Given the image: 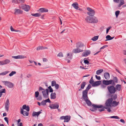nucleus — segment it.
<instances>
[{
  "mask_svg": "<svg viewBox=\"0 0 126 126\" xmlns=\"http://www.w3.org/2000/svg\"><path fill=\"white\" fill-rule=\"evenodd\" d=\"M84 44L80 42H78L76 44V48L73 49L72 52L73 53H76L83 52Z\"/></svg>",
  "mask_w": 126,
  "mask_h": 126,
  "instance_id": "nucleus-1",
  "label": "nucleus"
},
{
  "mask_svg": "<svg viewBox=\"0 0 126 126\" xmlns=\"http://www.w3.org/2000/svg\"><path fill=\"white\" fill-rule=\"evenodd\" d=\"M92 107L90 109V110L92 111H94L96 110L97 108H101L100 109H99V110L100 111L104 110V109H107V107H106L105 106H104V107H103V105H98L93 104H92Z\"/></svg>",
  "mask_w": 126,
  "mask_h": 126,
  "instance_id": "nucleus-2",
  "label": "nucleus"
},
{
  "mask_svg": "<svg viewBox=\"0 0 126 126\" xmlns=\"http://www.w3.org/2000/svg\"><path fill=\"white\" fill-rule=\"evenodd\" d=\"M85 20L87 22L89 23H96L98 22L97 19L95 17H91L88 16L86 18Z\"/></svg>",
  "mask_w": 126,
  "mask_h": 126,
  "instance_id": "nucleus-3",
  "label": "nucleus"
},
{
  "mask_svg": "<svg viewBox=\"0 0 126 126\" xmlns=\"http://www.w3.org/2000/svg\"><path fill=\"white\" fill-rule=\"evenodd\" d=\"M108 91L110 94H114L116 92V90L115 87L112 85L108 86L107 87Z\"/></svg>",
  "mask_w": 126,
  "mask_h": 126,
  "instance_id": "nucleus-4",
  "label": "nucleus"
},
{
  "mask_svg": "<svg viewBox=\"0 0 126 126\" xmlns=\"http://www.w3.org/2000/svg\"><path fill=\"white\" fill-rule=\"evenodd\" d=\"M82 97L88 106H90L92 105V103L89 99L88 95H82Z\"/></svg>",
  "mask_w": 126,
  "mask_h": 126,
  "instance_id": "nucleus-5",
  "label": "nucleus"
},
{
  "mask_svg": "<svg viewBox=\"0 0 126 126\" xmlns=\"http://www.w3.org/2000/svg\"><path fill=\"white\" fill-rule=\"evenodd\" d=\"M87 10L88 11L87 13L89 16H93L95 14V11L91 8L88 7L87 8Z\"/></svg>",
  "mask_w": 126,
  "mask_h": 126,
  "instance_id": "nucleus-6",
  "label": "nucleus"
},
{
  "mask_svg": "<svg viewBox=\"0 0 126 126\" xmlns=\"http://www.w3.org/2000/svg\"><path fill=\"white\" fill-rule=\"evenodd\" d=\"M112 98H109L106 101L105 103L106 106L108 107H111L112 105Z\"/></svg>",
  "mask_w": 126,
  "mask_h": 126,
  "instance_id": "nucleus-7",
  "label": "nucleus"
},
{
  "mask_svg": "<svg viewBox=\"0 0 126 126\" xmlns=\"http://www.w3.org/2000/svg\"><path fill=\"white\" fill-rule=\"evenodd\" d=\"M2 82L6 86L9 88H12L14 86V84L12 82L9 81H3Z\"/></svg>",
  "mask_w": 126,
  "mask_h": 126,
  "instance_id": "nucleus-8",
  "label": "nucleus"
},
{
  "mask_svg": "<svg viewBox=\"0 0 126 126\" xmlns=\"http://www.w3.org/2000/svg\"><path fill=\"white\" fill-rule=\"evenodd\" d=\"M59 103H57L54 104L50 105L49 107L51 109H58L59 108Z\"/></svg>",
  "mask_w": 126,
  "mask_h": 126,
  "instance_id": "nucleus-9",
  "label": "nucleus"
},
{
  "mask_svg": "<svg viewBox=\"0 0 126 126\" xmlns=\"http://www.w3.org/2000/svg\"><path fill=\"white\" fill-rule=\"evenodd\" d=\"M10 105V103H9V100L8 99H7L5 104V110L7 112H8L9 111Z\"/></svg>",
  "mask_w": 126,
  "mask_h": 126,
  "instance_id": "nucleus-10",
  "label": "nucleus"
},
{
  "mask_svg": "<svg viewBox=\"0 0 126 126\" xmlns=\"http://www.w3.org/2000/svg\"><path fill=\"white\" fill-rule=\"evenodd\" d=\"M48 89H46L42 91L43 95L44 97L46 98L48 97Z\"/></svg>",
  "mask_w": 126,
  "mask_h": 126,
  "instance_id": "nucleus-11",
  "label": "nucleus"
},
{
  "mask_svg": "<svg viewBox=\"0 0 126 126\" xmlns=\"http://www.w3.org/2000/svg\"><path fill=\"white\" fill-rule=\"evenodd\" d=\"M91 87V86L90 84H89L86 89L83 91L82 95H88V91Z\"/></svg>",
  "mask_w": 126,
  "mask_h": 126,
  "instance_id": "nucleus-12",
  "label": "nucleus"
},
{
  "mask_svg": "<svg viewBox=\"0 0 126 126\" xmlns=\"http://www.w3.org/2000/svg\"><path fill=\"white\" fill-rule=\"evenodd\" d=\"M112 80H103L102 81V83L106 85H108L112 84L113 82Z\"/></svg>",
  "mask_w": 126,
  "mask_h": 126,
  "instance_id": "nucleus-13",
  "label": "nucleus"
},
{
  "mask_svg": "<svg viewBox=\"0 0 126 126\" xmlns=\"http://www.w3.org/2000/svg\"><path fill=\"white\" fill-rule=\"evenodd\" d=\"M21 8L26 11H28L30 9L29 6L26 5H22L21 7Z\"/></svg>",
  "mask_w": 126,
  "mask_h": 126,
  "instance_id": "nucleus-14",
  "label": "nucleus"
},
{
  "mask_svg": "<svg viewBox=\"0 0 126 126\" xmlns=\"http://www.w3.org/2000/svg\"><path fill=\"white\" fill-rule=\"evenodd\" d=\"M20 113L22 114L24 116H27L29 115V112L25 111H24L23 109H21L20 110Z\"/></svg>",
  "mask_w": 126,
  "mask_h": 126,
  "instance_id": "nucleus-15",
  "label": "nucleus"
},
{
  "mask_svg": "<svg viewBox=\"0 0 126 126\" xmlns=\"http://www.w3.org/2000/svg\"><path fill=\"white\" fill-rule=\"evenodd\" d=\"M101 83V81H98L94 82V83L92 85L93 87L98 86Z\"/></svg>",
  "mask_w": 126,
  "mask_h": 126,
  "instance_id": "nucleus-16",
  "label": "nucleus"
},
{
  "mask_svg": "<svg viewBox=\"0 0 126 126\" xmlns=\"http://www.w3.org/2000/svg\"><path fill=\"white\" fill-rule=\"evenodd\" d=\"M91 53V51L89 50H87L83 52L82 54V56L84 57H86L89 55Z\"/></svg>",
  "mask_w": 126,
  "mask_h": 126,
  "instance_id": "nucleus-17",
  "label": "nucleus"
},
{
  "mask_svg": "<svg viewBox=\"0 0 126 126\" xmlns=\"http://www.w3.org/2000/svg\"><path fill=\"white\" fill-rule=\"evenodd\" d=\"M12 58L15 59H23L26 58V57L24 56L19 55L16 56H12Z\"/></svg>",
  "mask_w": 126,
  "mask_h": 126,
  "instance_id": "nucleus-18",
  "label": "nucleus"
},
{
  "mask_svg": "<svg viewBox=\"0 0 126 126\" xmlns=\"http://www.w3.org/2000/svg\"><path fill=\"white\" fill-rule=\"evenodd\" d=\"M15 12L14 14L15 15H18L22 14V11L20 9H16L15 10Z\"/></svg>",
  "mask_w": 126,
  "mask_h": 126,
  "instance_id": "nucleus-19",
  "label": "nucleus"
},
{
  "mask_svg": "<svg viewBox=\"0 0 126 126\" xmlns=\"http://www.w3.org/2000/svg\"><path fill=\"white\" fill-rule=\"evenodd\" d=\"M23 110H25L27 111H29L30 110V108L28 106H26V105H24L22 106Z\"/></svg>",
  "mask_w": 126,
  "mask_h": 126,
  "instance_id": "nucleus-20",
  "label": "nucleus"
},
{
  "mask_svg": "<svg viewBox=\"0 0 126 126\" xmlns=\"http://www.w3.org/2000/svg\"><path fill=\"white\" fill-rule=\"evenodd\" d=\"M115 88L116 89V91H120L121 89V85L120 84H117L116 85L115 87Z\"/></svg>",
  "mask_w": 126,
  "mask_h": 126,
  "instance_id": "nucleus-21",
  "label": "nucleus"
},
{
  "mask_svg": "<svg viewBox=\"0 0 126 126\" xmlns=\"http://www.w3.org/2000/svg\"><path fill=\"white\" fill-rule=\"evenodd\" d=\"M70 117H71L70 116L67 115L65 116L64 122H68L70 120Z\"/></svg>",
  "mask_w": 126,
  "mask_h": 126,
  "instance_id": "nucleus-22",
  "label": "nucleus"
},
{
  "mask_svg": "<svg viewBox=\"0 0 126 126\" xmlns=\"http://www.w3.org/2000/svg\"><path fill=\"white\" fill-rule=\"evenodd\" d=\"M72 5L75 9L77 10L78 9L79 5L77 2L74 3L72 4Z\"/></svg>",
  "mask_w": 126,
  "mask_h": 126,
  "instance_id": "nucleus-23",
  "label": "nucleus"
},
{
  "mask_svg": "<svg viewBox=\"0 0 126 126\" xmlns=\"http://www.w3.org/2000/svg\"><path fill=\"white\" fill-rule=\"evenodd\" d=\"M104 77L105 79L108 80L110 78V74L108 73H106L104 74Z\"/></svg>",
  "mask_w": 126,
  "mask_h": 126,
  "instance_id": "nucleus-24",
  "label": "nucleus"
},
{
  "mask_svg": "<svg viewBox=\"0 0 126 126\" xmlns=\"http://www.w3.org/2000/svg\"><path fill=\"white\" fill-rule=\"evenodd\" d=\"M41 113V112L40 111H39L38 112H33L32 114V116H38Z\"/></svg>",
  "mask_w": 126,
  "mask_h": 126,
  "instance_id": "nucleus-25",
  "label": "nucleus"
},
{
  "mask_svg": "<svg viewBox=\"0 0 126 126\" xmlns=\"http://www.w3.org/2000/svg\"><path fill=\"white\" fill-rule=\"evenodd\" d=\"M119 103V102H117L115 101H113L112 102V106L115 107L118 105Z\"/></svg>",
  "mask_w": 126,
  "mask_h": 126,
  "instance_id": "nucleus-26",
  "label": "nucleus"
},
{
  "mask_svg": "<svg viewBox=\"0 0 126 126\" xmlns=\"http://www.w3.org/2000/svg\"><path fill=\"white\" fill-rule=\"evenodd\" d=\"M56 94L55 93H51L50 94V98L51 99H55L56 98Z\"/></svg>",
  "mask_w": 126,
  "mask_h": 126,
  "instance_id": "nucleus-27",
  "label": "nucleus"
},
{
  "mask_svg": "<svg viewBox=\"0 0 126 126\" xmlns=\"http://www.w3.org/2000/svg\"><path fill=\"white\" fill-rule=\"evenodd\" d=\"M114 37H111L110 35H108L106 36V38L107 39L105 41H107L108 40H111L113 39L114 38Z\"/></svg>",
  "mask_w": 126,
  "mask_h": 126,
  "instance_id": "nucleus-28",
  "label": "nucleus"
},
{
  "mask_svg": "<svg viewBox=\"0 0 126 126\" xmlns=\"http://www.w3.org/2000/svg\"><path fill=\"white\" fill-rule=\"evenodd\" d=\"M113 81V83H117L118 79L116 77H113V80H112Z\"/></svg>",
  "mask_w": 126,
  "mask_h": 126,
  "instance_id": "nucleus-29",
  "label": "nucleus"
},
{
  "mask_svg": "<svg viewBox=\"0 0 126 126\" xmlns=\"http://www.w3.org/2000/svg\"><path fill=\"white\" fill-rule=\"evenodd\" d=\"M125 3V2L124 0H120V3L118 6L119 7H120L122 5H123Z\"/></svg>",
  "mask_w": 126,
  "mask_h": 126,
  "instance_id": "nucleus-30",
  "label": "nucleus"
},
{
  "mask_svg": "<svg viewBox=\"0 0 126 126\" xmlns=\"http://www.w3.org/2000/svg\"><path fill=\"white\" fill-rule=\"evenodd\" d=\"M47 49V47L40 46L38 47L37 48V50H38L40 49Z\"/></svg>",
  "mask_w": 126,
  "mask_h": 126,
  "instance_id": "nucleus-31",
  "label": "nucleus"
},
{
  "mask_svg": "<svg viewBox=\"0 0 126 126\" xmlns=\"http://www.w3.org/2000/svg\"><path fill=\"white\" fill-rule=\"evenodd\" d=\"M111 98H112L113 100H115L117 97V95L116 94H113L111 96Z\"/></svg>",
  "mask_w": 126,
  "mask_h": 126,
  "instance_id": "nucleus-32",
  "label": "nucleus"
},
{
  "mask_svg": "<svg viewBox=\"0 0 126 126\" xmlns=\"http://www.w3.org/2000/svg\"><path fill=\"white\" fill-rule=\"evenodd\" d=\"M9 72H10V71H4L1 73H0V75H5L7 74Z\"/></svg>",
  "mask_w": 126,
  "mask_h": 126,
  "instance_id": "nucleus-33",
  "label": "nucleus"
},
{
  "mask_svg": "<svg viewBox=\"0 0 126 126\" xmlns=\"http://www.w3.org/2000/svg\"><path fill=\"white\" fill-rule=\"evenodd\" d=\"M103 71V69H99L96 71V73L97 75H98L102 72Z\"/></svg>",
  "mask_w": 126,
  "mask_h": 126,
  "instance_id": "nucleus-34",
  "label": "nucleus"
},
{
  "mask_svg": "<svg viewBox=\"0 0 126 126\" xmlns=\"http://www.w3.org/2000/svg\"><path fill=\"white\" fill-rule=\"evenodd\" d=\"M32 16L35 17H39L40 16L41 14L40 13H36L35 14L32 13L31 14Z\"/></svg>",
  "mask_w": 126,
  "mask_h": 126,
  "instance_id": "nucleus-35",
  "label": "nucleus"
},
{
  "mask_svg": "<svg viewBox=\"0 0 126 126\" xmlns=\"http://www.w3.org/2000/svg\"><path fill=\"white\" fill-rule=\"evenodd\" d=\"M98 36H95L93 37L92 39V40L94 41H95L97 40L98 38Z\"/></svg>",
  "mask_w": 126,
  "mask_h": 126,
  "instance_id": "nucleus-36",
  "label": "nucleus"
},
{
  "mask_svg": "<svg viewBox=\"0 0 126 126\" xmlns=\"http://www.w3.org/2000/svg\"><path fill=\"white\" fill-rule=\"evenodd\" d=\"M5 89H2L0 91V97H1L2 95V93H5Z\"/></svg>",
  "mask_w": 126,
  "mask_h": 126,
  "instance_id": "nucleus-37",
  "label": "nucleus"
},
{
  "mask_svg": "<svg viewBox=\"0 0 126 126\" xmlns=\"http://www.w3.org/2000/svg\"><path fill=\"white\" fill-rule=\"evenodd\" d=\"M3 61L5 64L9 63L10 62V60L8 59H6L5 60Z\"/></svg>",
  "mask_w": 126,
  "mask_h": 126,
  "instance_id": "nucleus-38",
  "label": "nucleus"
},
{
  "mask_svg": "<svg viewBox=\"0 0 126 126\" xmlns=\"http://www.w3.org/2000/svg\"><path fill=\"white\" fill-rule=\"evenodd\" d=\"M86 83L85 82H82L81 85V89H83L85 86Z\"/></svg>",
  "mask_w": 126,
  "mask_h": 126,
  "instance_id": "nucleus-39",
  "label": "nucleus"
},
{
  "mask_svg": "<svg viewBox=\"0 0 126 126\" xmlns=\"http://www.w3.org/2000/svg\"><path fill=\"white\" fill-rule=\"evenodd\" d=\"M16 72L15 71H12L9 75V76L10 77L12 76L13 75L16 74Z\"/></svg>",
  "mask_w": 126,
  "mask_h": 126,
  "instance_id": "nucleus-40",
  "label": "nucleus"
},
{
  "mask_svg": "<svg viewBox=\"0 0 126 126\" xmlns=\"http://www.w3.org/2000/svg\"><path fill=\"white\" fill-rule=\"evenodd\" d=\"M120 11L118 10L116 11L115 12V15L116 18H117L119 15V14Z\"/></svg>",
  "mask_w": 126,
  "mask_h": 126,
  "instance_id": "nucleus-41",
  "label": "nucleus"
},
{
  "mask_svg": "<svg viewBox=\"0 0 126 126\" xmlns=\"http://www.w3.org/2000/svg\"><path fill=\"white\" fill-rule=\"evenodd\" d=\"M94 81L93 80V77H92L91 78V79H90V80L89 81V83L92 85L94 83Z\"/></svg>",
  "mask_w": 126,
  "mask_h": 126,
  "instance_id": "nucleus-42",
  "label": "nucleus"
},
{
  "mask_svg": "<svg viewBox=\"0 0 126 126\" xmlns=\"http://www.w3.org/2000/svg\"><path fill=\"white\" fill-rule=\"evenodd\" d=\"M56 82L55 81L53 80L51 82V86H55L56 84Z\"/></svg>",
  "mask_w": 126,
  "mask_h": 126,
  "instance_id": "nucleus-43",
  "label": "nucleus"
},
{
  "mask_svg": "<svg viewBox=\"0 0 126 126\" xmlns=\"http://www.w3.org/2000/svg\"><path fill=\"white\" fill-rule=\"evenodd\" d=\"M72 56L71 54L70 55L69 53H67V58H69L70 59H71L72 58Z\"/></svg>",
  "mask_w": 126,
  "mask_h": 126,
  "instance_id": "nucleus-44",
  "label": "nucleus"
},
{
  "mask_svg": "<svg viewBox=\"0 0 126 126\" xmlns=\"http://www.w3.org/2000/svg\"><path fill=\"white\" fill-rule=\"evenodd\" d=\"M12 2L13 3L19 4V2L18 0H12Z\"/></svg>",
  "mask_w": 126,
  "mask_h": 126,
  "instance_id": "nucleus-45",
  "label": "nucleus"
},
{
  "mask_svg": "<svg viewBox=\"0 0 126 126\" xmlns=\"http://www.w3.org/2000/svg\"><path fill=\"white\" fill-rule=\"evenodd\" d=\"M39 94V93L38 91L35 92V96L36 98L38 97Z\"/></svg>",
  "mask_w": 126,
  "mask_h": 126,
  "instance_id": "nucleus-46",
  "label": "nucleus"
},
{
  "mask_svg": "<svg viewBox=\"0 0 126 126\" xmlns=\"http://www.w3.org/2000/svg\"><path fill=\"white\" fill-rule=\"evenodd\" d=\"M110 118H115L117 119H120V118L118 116H110Z\"/></svg>",
  "mask_w": 126,
  "mask_h": 126,
  "instance_id": "nucleus-47",
  "label": "nucleus"
},
{
  "mask_svg": "<svg viewBox=\"0 0 126 126\" xmlns=\"http://www.w3.org/2000/svg\"><path fill=\"white\" fill-rule=\"evenodd\" d=\"M57 56L62 57L63 56V55L62 52H60L58 54Z\"/></svg>",
  "mask_w": 126,
  "mask_h": 126,
  "instance_id": "nucleus-48",
  "label": "nucleus"
},
{
  "mask_svg": "<svg viewBox=\"0 0 126 126\" xmlns=\"http://www.w3.org/2000/svg\"><path fill=\"white\" fill-rule=\"evenodd\" d=\"M38 11H40V12L41 13L44 12V8H40L38 10Z\"/></svg>",
  "mask_w": 126,
  "mask_h": 126,
  "instance_id": "nucleus-49",
  "label": "nucleus"
},
{
  "mask_svg": "<svg viewBox=\"0 0 126 126\" xmlns=\"http://www.w3.org/2000/svg\"><path fill=\"white\" fill-rule=\"evenodd\" d=\"M41 104L42 105H46V103L45 100L42 101L41 103Z\"/></svg>",
  "mask_w": 126,
  "mask_h": 126,
  "instance_id": "nucleus-50",
  "label": "nucleus"
},
{
  "mask_svg": "<svg viewBox=\"0 0 126 126\" xmlns=\"http://www.w3.org/2000/svg\"><path fill=\"white\" fill-rule=\"evenodd\" d=\"M11 30L12 31H15V32H18V31H16L13 28L12 26H11L10 27Z\"/></svg>",
  "mask_w": 126,
  "mask_h": 126,
  "instance_id": "nucleus-51",
  "label": "nucleus"
},
{
  "mask_svg": "<svg viewBox=\"0 0 126 126\" xmlns=\"http://www.w3.org/2000/svg\"><path fill=\"white\" fill-rule=\"evenodd\" d=\"M55 87L56 89H58L59 88V85L58 84H56L55 86Z\"/></svg>",
  "mask_w": 126,
  "mask_h": 126,
  "instance_id": "nucleus-52",
  "label": "nucleus"
},
{
  "mask_svg": "<svg viewBox=\"0 0 126 126\" xmlns=\"http://www.w3.org/2000/svg\"><path fill=\"white\" fill-rule=\"evenodd\" d=\"M111 26H110L108 28H107V30H106V33H108L109 30L111 29Z\"/></svg>",
  "mask_w": 126,
  "mask_h": 126,
  "instance_id": "nucleus-53",
  "label": "nucleus"
},
{
  "mask_svg": "<svg viewBox=\"0 0 126 126\" xmlns=\"http://www.w3.org/2000/svg\"><path fill=\"white\" fill-rule=\"evenodd\" d=\"M19 3H23L25 1V0H18Z\"/></svg>",
  "mask_w": 126,
  "mask_h": 126,
  "instance_id": "nucleus-54",
  "label": "nucleus"
},
{
  "mask_svg": "<svg viewBox=\"0 0 126 126\" xmlns=\"http://www.w3.org/2000/svg\"><path fill=\"white\" fill-rule=\"evenodd\" d=\"M44 100L45 101L46 103L49 102L50 103L51 102V101L49 98H48L47 99L45 100Z\"/></svg>",
  "mask_w": 126,
  "mask_h": 126,
  "instance_id": "nucleus-55",
  "label": "nucleus"
},
{
  "mask_svg": "<svg viewBox=\"0 0 126 126\" xmlns=\"http://www.w3.org/2000/svg\"><path fill=\"white\" fill-rule=\"evenodd\" d=\"M108 46L107 45H104L102 47H101L100 48V49H104V48L107 47Z\"/></svg>",
  "mask_w": 126,
  "mask_h": 126,
  "instance_id": "nucleus-56",
  "label": "nucleus"
},
{
  "mask_svg": "<svg viewBox=\"0 0 126 126\" xmlns=\"http://www.w3.org/2000/svg\"><path fill=\"white\" fill-rule=\"evenodd\" d=\"M96 78L98 80H100L101 79V77L99 76H98L96 75L95 76Z\"/></svg>",
  "mask_w": 126,
  "mask_h": 126,
  "instance_id": "nucleus-57",
  "label": "nucleus"
},
{
  "mask_svg": "<svg viewBox=\"0 0 126 126\" xmlns=\"http://www.w3.org/2000/svg\"><path fill=\"white\" fill-rule=\"evenodd\" d=\"M4 64H5L4 63V61H0V65H3Z\"/></svg>",
  "mask_w": 126,
  "mask_h": 126,
  "instance_id": "nucleus-58",
  "label": "nucleus"
},
{
  "mask_svg": "<svg viewBox=\"0 0 126 126\" xmlns=\"http://www.w3.org/2000/svg\"><path fill=\"white\" fill-rule=\"evenodd\" d=\"M84 63L85 64H88L89 63V61L87 60H84Z\"/></svg>",
  "mask_w": 126,
  "mask_h": 126,
  "instance_id": "nucleus-59",
  "label": "nucleus"
},
{
  "mask_svg": "<svg viewBox=\"0 0 126 126\" xmlns=\"http://www.w3.org/2000/svg\"><path fill=\"white\" fill-rule=\"evenodd\" d=\"M4 119L5 121L8 124V118L7 117H5L4 118Z\"/></svg>",
  "mask_w": 126,
  "mask_h": 126,
  "instance_id": "nucleus-60",
  "label": "nucleus"
},
{
  "mask_svg": "<svg viewBox=\"0 0 126 126\" xmlns=\"http://www.w3.org/2000/svg\"><path fill=\"white\" fill-rule=\"evenodd\" d=\"M43 60L44 62H47V60L46 58H43Z\"/></svg>",
  "mask_w": 126,
  "mask_h": 126,
  "instance_id": "nucleus-61",
  "label": "nucleus"
},
{
  "mask_svg": "<svg viewBox=\"0 0 126 126\" xmlns=\"http://www.w3.org/2000/svg\"><path fill=\"white\" fill-rule=\"evenodd\" d=\"M48 10L47 9L45 8H44V12H48Z\"/></svg>",
  "mask_w": 126,
  "mask_h": 126,
  "instance_id": "nucleus-62",
  "label": "nucleus"
},
{
  "mask_svg": "<svg viewBox=\"0 0 126 126\" xmlns=\"http://www.w3.org/2000/svg\"><path fill=\"white\" fill-rule=\"evenodd\" d=\"M120 121L123 123H125V121L123 119H121Z\"/></svg>",
  "mask_w": 126,
  "mask_h": 126,
  "instance_id": "nucleus-63",
  "label": "nucleus"
},
{
  "mask_svg": "<svg viewBox=\"0 0 126 126\" xmlns=\"http://www.w3.org/2000/svg\"><path fill=\"white\" fill-rule=\"evenodd\" d=\"M65 116H61L60 118V119L61 120L64 119L65 118Z\"/></svg>",
  "mask_w": 126,
  "mask_h": 126,
  "instance_id": "nucleus-64",
  "label": "nucleus"
}]
</instances>
